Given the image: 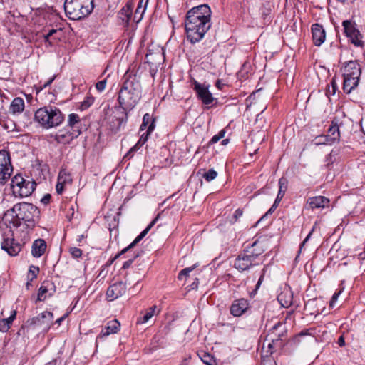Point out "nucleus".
I'll list each match as a JSON object with an SVG mask.
<instances>
[{"mask_svg": "<svg viewBox=\"0 0 365 365\" xmlns=\"http://www.w3.org/2000/svg\"><path fill=\"white\" fill-rule=\"evenodd\" d=\"M359 78L344 76L343 89L346 93H350L359 84Z\"/></svg>", "mask_w": 365, "mask_h": 365, "instance_id": "bb28decb", "label": "nucleus"}, {"mask_svg": "<svg viewBox=\"0 0 365 365\" xmlns=\"http://www.w3.org/2000/svg\"><path fill=\"white\" fill-rule=\"evenodd\" d=\"M282 327V324L280 322L277 323L272 329V331L269 334L270 341L268 342L267 344V353L272 354L274 351V346L282 347V337L284 336L283 332L279 333L278 334H274V331L278 329V328Z\"/></svg>", "mask_w": 365, "mask_h": 365, "instance_id": "dca6fc26", "label": "nucleus"}, {"mask_svg": "<svg viewBox=\"0 0 365 365\" xmlns=\"http://www.w3.org/2000/svg\"><path fill=\"white\" fill-rule=\"evenodd\" d=\"M10 329V325H8L3 319L0 320V331L6 332Z\"/></svg>", "mask_w": 365, "mask_h": 365, "instance_id": "3c124183", "label": "nucleus"}, {"mask_svg": "<svg viewBox=\"0 0 365 365\" xmlns=\"http://www.w3.org/2000/svg\"><path fill=\"white\" fill-rule=\"evenodd\" d=\"M69 252L74 259H78L82 256V250L78 247H71Z\"/></svg>", "mask_w": 365, "mask_h": 365, "instance_id": "c03bdc74", "label": "nucleus"}, {"mask_svg": "<svg viewBox=\"0 0 365 365\" xmlns=\"http://www.w3.org/2000/svg\"><path fill=\"white\" fill-rule=\"evenodd\" d=\"M47 245L44 240L43 239H37L36 240L32 245L31 253L32 255L35 257H41L46 250Z\"/></svg>", "mask_w": 365, "mask_h": 365, "instance_id": "b1692460", "label": "nucleus"}, {"mask_svg": "<svg viewBox=\"0 0 365 365\" xmlns=\"http://www.w3.org/2000/svg\"><path fill=\"white\" fill-rule=\"evenodd\" d=\"M163 58V53L160 51L152 53L150 50H148L145 60V63L156 66L158 64H160V61Z\"/></svg>", "mask_w": 365, "mask_h": 365, "instance_id": "c85d7f7f", "label": "nucleus"}, {"mask_svg": "<svg viewBox=\"0 0 365 365\" xmlns=\"http://www.w3.org/2000/svg\"><path fill=\"white\" fill-rule=\"evenodd\" d=\"M107 81L103 79L96 83V88L99 92H102L106 88Z\"/></svg>", "mask_w": 365, "mask_h": 365, "instance_id": "09e8293b", "label": "nucleus"}, {"mask_svg": "<svg viewBox=\"0 0 365 365\" xmlns=\"http://www.w3.org/2000/svg\"><path fill=\"white\" fill-rule=\"evenodd\" d=\"M94 102V98L91 96H86L81 103L80 109L84 110L88 109Z\"/></svg>", "mask_w": 365, "mask_h": 365, "instance_id": "e433bc0d", "label": "nucleus"}, {"mask_svg": "<svg viewBox=\"0 0 365 365\" xmlns=\"http://www.w3.org/2000/svg\"><path fill=\"white\" fill-rule=\"evenodd\" d=\"M81 133V131L80 130H75V131L69 130L66 133L60 131L55 135L54 139L58 143L68 144Z\"/></svg>", "mask_w": 365, "mask_h": 365, "instance_id": "aec40b11", "label": "nucleus"}, {"mask_svg": "<svg viewBox=\"0 0 365 365\" xmlns=\"http://www.w3.org/2000/svg\"><path fill=\"white\" fill-rule=\"evenodd\" d=\"M193 89L195 91L197 98L202 102L205 105L211 104L214 98L212 97V93L209 91L208 87L205 85L201 84L196 81L193 82Z\"/></svg>", "mask_w": 365, "mask_h": 365, "instance_id": "ddd939ff", "label": "nucleus"}, {"mask_svg": "<svg viewBox=\"0 0 365 365\" xmlns=\"http://www.w3.org/2000/svg\"><path fill=\"white\" fill-rule=\"evenodd\" d=\"M155 119L153 118L149 113H145L143 118V122L140 127V131L148 130V126L151 124L155 125Z\"/></svg>", "mask_w": 365, "mask_h": 365, "instance_id": "2f4dec72", "label": "nucleus"}, {"mask_svg": "<svg viewBox=\"0 0 365 365\" xmlns=\"http://www.w3.org/2000/svg\"><path fill=\"white\" fill-rule=\"evenodd\" d=\"M202 176L207 182H210L217 176V173L213 169H210L205 172Z\"/></svg>", "mask_w": 365, "mask_h": 365, "instance_id": "58836bf2", "label": "nucleus"}, {"mask_svg": "<svg viewBox=\"0 0 365 365\" xmlns=\"http://www.w3.org/2000/svg\"><path fill=\"white\" fill-rule=\"evenodd\" d=\"M0 124L4 127V129L7 130L9 132L14 131L16 130V124L12 120L4 121L3 123L0 122Z\"/></svg>", "mask_w": 365, "mask_h": 365, "instance_id": "79ce46f5", "label": "nucleus"}, {"mask_svg": "<svg viewBox=\"0 0 365 365\" xmlns=\"http://www.w3.org/2000/svg\"><path fill=\"white\" fill-rule=\"evenodd\" d=\"M58 33V31L56 29H51L48 33L45 36V41L49 42V43H51L49 41L50 38L53 37L54 39H59V36H54Z\"/></svg>", "mask_w": 365, "mask_h": 365, "instance_id": "a18cd8bd", "label": "nucleus"}, {"mask_svg": "<svg viewBox=\"0 0 365 365\" xmlns=\"http://www.w3.org/2000/svg\"><path fill=\"white\" fill-rule=\"evenodd\" d=\"M94 0H66L64 10L71 20H81L87 17L93 10Z\"/></svg>", "mask_w": 365, "mask_h": 365, "instance_id": "423d86ee", "label": "nucleus"}, {"mask_svg": "<svg viewBox=\"0 0 365 365\" xmlns=\"http://www.w3.org/2000/svg\"><path fill=\"white\" fill-rule=\"evenodd\" d=\"M310 334L309 333V330L308 329H306V330H303L300 333H299V336H305V335H309Z\"/></svg>", "mask_w": 365, "mask_h": 365, "instance_id": "774afa93", "label": "nucleus"}, {"mask_svg": "<svg viewBox=\"0 0 365 365\" xmlns=\"http://www.w3.org/2000/svg\"><path fill=\"white\" fill-rule=\"evenodd\" d=\"M283 198V197H281V196H279L277 195L274 202V207H278L280 201L282 200V199Z\"/></svg>", "mask_w": 365, "mask_h": 365, "instance_id": "680f3d73", "label": "nucleus"}, {"mask_svg": "<svg viewBox=\"0 0 365 365\" xmlns=\"http://www.w3.org/2000/svg\"><path fill=\"white\" fill-rule=\"evenodd\" d=\"M53 314L51 312H43L38 316L29 319L26 322L27 327H43L45 331H48L53 324Z\"/></svg>", "mask_w": 365, "mask_h": 365, "instance_id": "1a4fd4ad", "label": "nucleus"}, {"mask_svg": "<svg viewBox=\"0 0 365 365\" xmlns=\"http://www.w3.org/2000/svg\"><path fill=\"white\" fill-rule=\"evenodd\" d=\"M334 151L332 150L327 157H326V162H327V166L329 167V165L332 164L331 161V155L333 154Z\"/></svg>", "mask_w": 365, "mask_h": 365, "instance_id": "13d9d810", "label": "nucleus"}, {"mask_svg": "<svg viewBox=\"0 0 365 365\" xmlns=\"http://www.w3.org/2000/svg\"><path fill=\"white\" fill-rule=\"evenodd\" d=\"M16 315V312L15 310L12 311L11 315L9 317L6 319H3V320L8 324L10 325V327L12 324L13 321L15 319Z\"/></svg>", "mask_w": 365, "mask_h": 365, "instance_id": "8fccbe9b", "label": "nucleus"}, {"mask_svg": "<svg viewBox=\"0 0 365 365\" xmlns=\"http://www.w3.org/2000/svg\"><path fill=\"white\" fill-rule=\"evenodd\" d=\"M331 137V140L334 143L335 142H338L340 140V132H339V120L336 118L333 119L331 121V125L328 130V135Z\"/></svg>", "mask_w": 365, "mask_h": 365, "instance_id": "393cba45", "label": "nucleus"}, {"mask_svg": "<svg viewBox=\"0 0 365 365\" xmlns=\"http://www.w3.org/2000/svg\"><path fill=\"white\" fill-rule=\"evenodd\" d=\"M314 229H312L311 230V232L308 234V235L307 236V237L303 240V242L301 243V247L302 246H304L305 245V243L308 241V240L309 239L310 236L312 235V232H313Z\"/></svg>", "mask_w": 365, "mask_h": 365, "instance_id": "e2e57ef3", "label": "nucleus"}, {"mask_svg": "<svg viewBox=\"0 0 365 365\" xmlns=\"http://www.w3.org/2000/svg\"><path fill=\"white\" fill-rule=\"evenodd\" d=\"M148 2V0H145V2L144 3V6L142 10L136 8L134 14V19H136L137 22L140 21L142 19L143 14L145 11Z\"/></svg>", "mask_w": 365, "mask_h": 365, "instance_id": "4c0bfd02", "label": "nucleus"}, {"mask_svg": "<svg viewBox=\"0 0 365 365\" xmlns=\"http://www.w3.org/2000/svg\"><path fill=\"white\" fill-rule=\"evenodd\" d=\"M338 344L340 346H343L345 345V341H344V337L341 336H340L339 339H338Z\"/></svg>", "mask_w": 365, "mask_h": 365, "instance_id": "0e129e2a", "label": "nucleus"}, {"mask_svg": "<svg viewBox=\"0 0 365 365\" xmlns=\"http://www.w3.org/2000/svg\"><path fill=\"white\" fill-rule=\"evenodd\" d=\"M24 107L25 103L24 99L20 97H16L11 101L9 110L14 115L19 114L24 111Z\"/></svg>", "mask_w": 365, "mask_h": 365, "instance_id": "a878e982", "label": "nucleus"}, {"mask_svg": "<svg viewBox=\"0 0 365 365\" xmlns=\"http://www.w3.org/2000/svg\"><path fill=\"white\" fill-rule=\"evenodd\" d=\"M13 172L10 154L5 150H0V184L4 185L10 179Z\"/></svg>", "mask_w": 365, "mask_h": 365, "instance_id": "9d476101", "label": "nucleus"}, {"mask_svg": "<svg viewBox=\"0 0 365 365\" xmlns=\"http://www.w3.org/2000/svg\"><path fill=\"white\" fill-rule=\"evenodd\" d=\"M307 203L312 210L317 208H324L329 204V200L324 196H316L309 197Z\"/></svg>", "mask_w": 365, "mask_h": 365, "instance_id": "4be33fe9", "label": "nucleus"}, {"mask_svg": "<svg viewBox=\"0 0 365 365\" xmlns=\"http://www.w3.org/2000/svg\"><path fill=\"white\" fill-rule=\"evenodd\" d=\"M64 119V115L60 108L53 105L41 107L34 113L35 121L46 129L59 126Z\"/></svg>", "mask_w": 365, "mask_h": 365, "instance_id": "39448f33", "label": "nucleus"}, {"mask_svg": "<svg viewBox=\"0 0 365 365\" xmlns=\"http://www.w3.org/2000/svg\"><path fill=\"white\" fill-rule=\"evenodd\" d=\"M261 243L258 241L254 242L251 245H248L237 255L234 262V267L240 272L248 271L255 266L259 265L262 263L260 256L264 253Z\"/></svg>", "mask_w": 365, "mask_h": 365, "instance_id": "20e7f679", "label": "nucleus"}, {"mask_svg": "<svg viewBox=\"0 0 365 365\" xmlns=\"http://www.w3.org/2000/svg\"><path fill=\"white\" fill-rule=\"evenodd\" d=\"M123 80L118 92L119 107L131 110L141 98L140 76L135 68H130L123 76Z\"/></svg>", "mask_w": 365, "mask_h": 365, "instance_id": "7ed1b4c3", "label": "nucleus"}, {"mask_svg": "<svg viewBox=\"0 0 365 365\" xmlns=\"http://www.w3.org/2000/svg\"><path fill=\"white\" fill-rule=\"evenodd\" d=\"M312 38L315 46H321L325 41L326 34L323 26L319 24L312 26Z\"/></svg>", "mask_w": 365, "mask_h": 365, "instance_id": "6ab92c4d", "label": "nucleus"}, {"mask_svg": "<svg viewBox=\"0 0 365 365\" xmlns=\"http://www.w3.org/2000/svg\"><path fill=\"white\" fill-rule=\"evenodd\" d=\"M243 211L241 209H237L233 215L234 222H237V220L242 215Z\"/></svg>", "mask_w": 365, "mask_h": 365, "instance_id": "5fc2aeb1", "label": "nucleus"}, {"mask_svg": "<svg viewBox=\"0 0 365 365\" xmlns=\"http://www.w3.org/2000/svg\"><path fill=\"white\" fill-rule=\"evenodd\" d=\"M39 272V268L35 266H31L28 273V278L30 279V281H33L34 279L37 277V274Z\"/></svg>", "mask_w": 365, "mask_h": 365, "instance_id": "a19ab883", "label": "nucleus"}, {"mask_svg": "<svg viewBox=\"0 0 365 365\" xmlns=\"http://www.w3.org/2000/svg\"><path fill=\"white\" fill-rule=\"evenodd\" d=\"M131 14L130 6L127 4L120 10L119 15L125 16L127 18V21H128L130 19Z\"/></svg>", "mask_w": 365, "mask_h": 365, "instance_id": "37998d69", "label": "nucleus"}, {"mask_svg": "<svg viewBox=\"0 0 365 365\" xmlns=\"http://www.w3.org/2000/svg\"><path fill=\"white\" fill-rule=\"evenodd\" d=\"M68 127L71 128V131H75V130H80L81 131V119L78 114L71 113L68 115Z\"/></svg>", "mask_w": 365, "mask_h": 365, "instance_id": "c756f323", "label": "nucleus"}, {"mask_svg": "<svg viewBox=\"0 0 365 365\" xmlns=\"http://www.w3.org/2000/svg\"><path fill=\"white\" fill-rule=\"evenodd\" d=\"M68 314H65L63 316H62L61 317L58 318V319L56 320L55 323L60 325L61 324V322L65 320V319L68 317Z\"/></svg>", "mask_w": 365, "mask_h": 365, "instance_id": "052dcab7", "label": "nucleus"}, {"mask_svg": "<svg viewBox=\"0 0 365 365\" xmlns=\"http://www.w3.org/2000/svg\"><path fill=\"white\" fill-rule=\"evenodd\" d=\"M198 279L197 277L195 278V281L192 283L191 287L188 289L189 291L191 289H197L198 287Z\"/></svg>", "mask_w": 365, "mask_h": 365, "instance_id": "bf43d9fd", "label": "nucleus"}, {"mask_svg": "<svg viewBox=\"0 0 365 365\" xmlns=\"http://www.w3.org/2000/svg\"><path fill=\"white\" fill-rule=\"evenodd\" d=\"M314 141V144L317 145L334 144L333 141L331 140V137L327 135H322L317 136Z\"/></svg>", "mask_w": 365, "mask_h": 365, "instance_id": "72a5a7b5", "label": "nucleus"}, {"mask_svg": "<svg viewBox=\"0 0 365 365\" xmlns=\"http://www.w3.org/2000/svg\"><path fill=\"white\" fill-rule=\"evenodd\" d=\"M277 207H274V204L272 205V207L269 208V210L267 212L264 216L272 214L277 208Z\"/></svg>", "mask_w": 365, "mask_h": 365, "instance_id": "69168bd1", "label": "nucleus"}, {"mask_svg": "<svg viewBox=\"0 0 365 365\" xmlns=\"http://www.w3.org/2000/svg\"><path fill=\"white\" fill-rule=\"evenodd\" d=\"M265 272H266V269H265V268H264V269H262V274L260 275V277H259V279H258V282H257V284H256V286H255V290L258 289L259 288V287H260L261 284L262 283V281H263V279H264V277Z\"/></svg>", "mask_w": 365, "mask_h": 365, "instance_id": "603ef678", "label": "nucleus"}, {"mask_svg": "<svg viewBox=\"0 0 365 365\" xmlns=\"http://www.w3.org/2000/svg\"><path fill=\"white\" fill-rule=\"evenodd\" d=\"M122 107L115 106L113 111V115L110 120V129L113 133H117L121 129L125 127L128 121V112Z\"/></svg>", "mask_w": 365, "mask_h": 365, "instance_id": "6e6552de", "label": "nucleus"}, {"mask_svg": "<svg viewBox=\"0 0 365 365\" xmlns=\"http://www.w3.org/2000/svg\"><path fill=\"white\" fill-rule=\"evenodd\" d=\"M200 359L202 362L207 365H215L216 362L215 358L211 354L206 352L202 354Z\"/></svg>", "mask_w": 365, "mask_h": 365, "instance_id": "c9c22d12", "label": "nucleus"}, {"mask_svg": "<svg viewBox=\"0 0 365 365\" xmlns=\"http://www.w3.org/2000/svg\"><path fill=\"white\" fill-rule=\"evenodd\" d=\"M127 289L126 284L123 282H115L107 289L106 298L108 301H113L123 296Z\"/></svg>", "mask_w": 365, "mask_h": 365, "instance_id": "2eb2a0df", "label": "nucleus"}, {"mask_svg": "<svg viewBox=\"0 0 365 365\" xmlns=\"http://www.w3.org/2000/svg\"><path fill=\"white\" fill-rule=\"evenodd\" d=\"M51 199V195L50 194H46L42 197L41 202L44 205H47L50 202Z\"/></svg>", "mask_w": 365, "mask_h": 365, "instance_id": "4d7b16f0", "label": "nucleus"}, {"mask_svg": "<svg viewBox=\"0 0 365 365\" xmlns=\"http://www.w3.org/2000/svg\"><path fill=\"white\" fill-rule=\"evenodd\" d=\"M211 11L206 4L193 7L186 15L185 28L187 38L192 43L199 42L211 27Z\"/></svg>", "mask_w": 365, "mask_h": 365, "instance_id": "f03ea898", "label": "nucleus"}, {"mask_svg": "<svg viewBox=\"0 0 365 365\" xmlns=\"http://www.w3.org/2000/svg\"><path fill=\"white\" fill-rule=\"evenodd\" d=\"M40 218L39 209L32 203L19 202L8 210L3 217L5 227H1L2 238L1 249L6 251L11 256H16L21 250V245L16 242L14 238L11 226L19 227L22 222L28 228H33Z\"/></svg>", "mask_w": 365, "mask_h": 365, "instance_id": "f257e3e1", "label": "nucleus"}, {"mask_svg": "<svg viewBox=\"0 0 365 365\" xmlns=\"http://www.w3.org/2000/svg\"><path fill=\"white\" fill-rule=\"evenodd\" d=\"M343 291V288L341 289L339 291H336L334 295L332 296L330 302H329V306L330 307H334V304L336 303V302L337 301V299L339 297V296L341 294V293Z\"/></svg>", "mask_w": 365, "mask_h": 365, "instance_id": "49530a36", "label": "nucleus"}, {"mask_svg": "<svg viewBox=\"0 0 365 365\" xmlns=\"http://www.w3.org/2000/svg\"><path fill=\"white\" fill-rule=\"evenodd\" d=\"M292 294H289L287 296V294L286 293H281L279 296H278V301L279 302V303L282 304V307H289L292 305Z\"/></svg>", "mask_w": 365, "mask_h": 365, "instance_id": "473e14b6", "label": "nucleus"}, {"mask_svg": "<svg viewBox=\"0 0 365 365\" xmlns=\"http://www.w3.org/2000/svg\"><path fill=\"white\" fill-rule=\"evenodd\" d=\"M197 267V264H195V265H193L190 267H187V268L184 269V272H183L184 277L185 278H187L188 277L189 273L191 271H192L195 269V267ZM187 279H185L186 282H187Z\"/></svg>", "mask_w": 365, "mask_h": 365, "instance_id": "6e6d98bb", "label": "nucleus"}, {"mask_svg": "<svg viewBox=\"0 0 365 365\" xmlns=\"http://www.w3.org/2000/svg\"><path fill=\"white\" fill-rule=\"evenodd\" d=\"M120 324L117 319H113L107 322L106 325L102 329L98 338H103L112 334H116L120 330Z\"/></svg>", "mask_w": 365, "mask_h": 365, "instance_id": "412c9836", "label": "nucleus"}, {"mask_svg": "<svg viewBox=\"0 0 365 365\" xmlns=\"http://www.w3.org/2000/svg\"><path fill=\"white\" fill-rule=\"evenodd\" d=\"M138 256H139L138 253L134 254L133 258L125 261L123 263L122 268L124 269L129 268L131 266L132 263L133 262L134 259H136Z\"/></svg>", "mask_w": 365, "mask_h": 365, "instance_id": "de8ad7c7", "label": "nucleus"}, {"mask_svg": "<svg viewBox=\"0 0 365 365\" xmlns=\"http://www.w3.org/2000/svg\"><path fill=\"white\" fill-rule=\"evenodd\" d=\"M71 178L69 175H66V173L62 174L61 172L58 175V182L56 185V190L58 195H61L64 190V185L67 181H71Z\"/></svg>", "mask_w": 365, "mask_h": 365, "instance_id": "7c9ffc66", "label": "nucleus"}, {"mask_svg": "<svg viewBox=\"0 0 365 365\" xmlns=\"http://www.w3.org/2000/svg\"><path fill=\"white\" fill-rule=\"evenodd\" d=\"M155 125H153V124H151L150 126H148V130L145 132H144L143 133L141 134L139 140L137 142V143L133 147H132L130 149V150L126 154V156L127 155H130L133 152L137 151L139 149L140 147H141L143 144L145 143V142L148 139V136L150 135V134L155 129Z\"/></svg>", "mask_w": 365, "mask_h": 365, "instance_id": "5701e85b", "label": "nucleus"}, {"mask_svg": "<svg viewBox=\"0 0 365 365\" xmlns=\"http://www.w3.org/2000/svg\"><path fill=\"white\" fill-rule=\"evenodd\" d=\"M160 309L156 305H153L147 309L146 312L142 317H139L137 320V324H145L155 314L160 313Z\"/></svg>", "mask_w": 365, "mask_h": 365, "instance_id": "cd10ccee", "label": "nucleus"}, {"mask_svg": "<svg viewBox=\"0 0 365 365\" xmlns=\"http://www.w3.org/2000/svg\"><path fill=\"white\" fill-rule=\"evenodd\" d=\"M249 308V302L248 300L244 298H240L235 299L232 302L230 307V312L232 315L234 317H240Z\"/></svg>", "mask_w": 365, "mask_h": 365, "instance_id": "f3484780", "label": "nucleus"}, {"mask_svg": "<svg viewBox=\"0 0 365 365\" xmlns=\"http://www.w3.org/2000/svg\"><path fill=\"white\" fill-rule=\"evenodd\" d=\"M158 217H156L148 225V227L143 230L140 234L136 237V238L125 248L123 249L118 254H117L113 258L110 259L108 262V265H110L113 263L115 260H116L120 255L125 254L128 252L130 250L133 248L148 232V231L151 229V227L155 224L158 220Z\"/></svg>", "mask_w": 365, "mask_h": 365, "instance_id": "4468645a", "label": "nucleus"}, {"mask_svg": "<svg viewBox=\"0 0 365 365\" xmlns=\"http://www.w3.org/2000/svg\"><path fill=\"white\" fill-rule=\"evenodd\" d=\"M54 78H55V76H53L51 78H50V79H49V80H48V81L44 84V86H44V88H46V87H47V86H50V85L52 83V82L53 81Z\"/></svg>", "mask_w": 365, "mask_h": 365, "instance_id": "338daca9", "label": "nucleus"}, {"mask_svg": "<svg viewBox=\"0 0 365 365\" xmlns=\"http://www.w3.org/2000/svg\"><path fill=\"white\" fill-rule=\"evenodd\" d=\"M279 191L277 195L284 197L288 187V180L287 178L282 177L279 178Z\"/></svg>", "mask_w": 365, "mask_h": 365, "instance_id": "f704fd0d", "label": "nucleus"}, {"mask_svg": "<svg viewBox=\"0 0 365 365\" xmlns=\"http://www.w3.org/2000/svg\"><path fill=\"white\" fill-rule=\"evenodd\" d=\"M225 135V130H221L217 135H215L207 143V146L217 143L220 139L223 138Z\"/></svg>", "mask_w": 365, "mask_h": 365, "instance_id": "ea45409f", "label": "nucleus"}, {"mask_svg": "<svg viewBox=\"0 0 365 365\" xmlns=\"http://www.w3.org/2000/svg\"><path fill=\"white\" fill-rule=\"evenodd\" d=\"M344 34L350 41L356 46L364 47V42L361 40V34L356 28L355 24L351 20H344L342 22Z\"/></svg>", "mask_w": 365, "mask_h": 365, "instance_id": "9b49d317", "label": "nucleus"}, {"mask_svg": "<svg viewBox=\"0 0 365 365\" xmlns=\"http://www.w3.org/2000/svg\"><path fill=\"white\" fill-rule=\"evenodd\" d=\"M265 272H266V269H265V268H264V269H262V274L260 275V277H259V279H258V282H257V284H256V286H255V290L258 289L259 288V287H260L261 284L262 283V281H263V279H264V277Z\"/></svg>", "mask_w": 365, "mask_h": 365, "instance_id": "864d4df0", "label": "nucleus"}, {"mask_svg": "<svg viewBox=\"0 0 365 365\" xmlns=\"http://www.w3.org/2000/svg\"><path fill=\"white\" fill-rule=\"evenodd\" d=\"M36 182L29 177L24 178L16 174L11 178V188L15 197H26L30 196L35 190Z\"/></svg>", "mask_w": 365, "mask_h": 365, "instance_id": "0eeeda50", "label": "nucleus"}, {"mask_svg": "<svg viewBox=\"0 0 365 365\" xmlns=\"http://www.w3.org/2000/svg\"><path fill=\"white\" fill-rule=\"evenodd\" d=\"M56 292V287L51 280H44L38 289L36 303L43 302L47 298L52 297Z\"/></svg>", "mask_w": 365, "mask_h": 365, "instance_id": "f8f14e48", "label": "nucleus"}, {"mask_svg": "<svg viewBox=\"0 0 365 365\" xmlns=\"http://www.w3.org/2000/svg\"><path fill=\"white\" fill-rule=\"evenodd\" d=\"M361 71V67L357 61H349L344 66V76L360 78Z\"/></svg>", "mask_w": 365, "mask_h": 365, "instance_id": "a211bd4d", "label": "nucleus"}]
</instances>
